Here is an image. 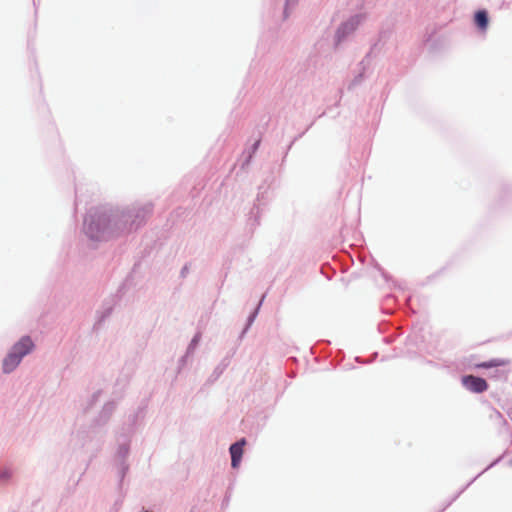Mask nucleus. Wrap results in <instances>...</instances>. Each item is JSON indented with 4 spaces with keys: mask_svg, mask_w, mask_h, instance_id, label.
<instances>
[{
    "mask_svg": "<svg viewBox=\"0 0 512 512\" xmlns=\"http://www.w3.org/2000/svg\"><path fill=\"white\" fill-rule=\"evenodd\" d=\"M86 232L90 238L106 240L110 237V222L105 219L86 224Z\"/></svg>",
    "mask_w": 512,
    "mask_h": 512,
    "instance_id": "nucleus-1",
    "label": "nucleus"
},
{
    "mask_svg": "<svg viewBox=\"0 0 512 512\" xmlns=\"http://www.w3.org/2000/svg\"><path fill=\"white\" fill-rule=\"evenodd\" d=\"M461 383L468 391L473 393H483L488 389V383L485 379L473 375L463 376Z\"/></svg>",
    "mask_w": 512,
    "mask_h": 512,
    "instance_id": "nucleus-2",
    "label": "nucleus"
},
{
    "mask_svg": "<svg viewBox=\"0 0 512 512\" xmlns=\"http://www.w3.org/2000/svg\"><path fill=\"white\" fill-rule=\"evenodd\" d=\"M34 347V344L30 337L25 336L22 337L13 347L12 351L17 353L19 356L24 357L27 355Z\"/></svg>",
    "mask_w": 512,
    "mask_h": 512,
    "instance_id": "nucleus-3",
    "label": "nucleus"
},
{
    "mask_svg": "<svg viewBox=\"0 0 512 512\" xmlns=\"http://www.w3.org/2000/svg\"><path fill=\"white\" fill-rule=\"evenodd\" d=\"M245 444V440L242 439L231 445L230 454H231V465L233 468H237L240 464L243 455V446Z\"/></svg>",
    "mask_w": 512,
    "mask_h": 512,
    "instance_id": "nucleus-4",
    "label": "nucleus"
},
{
    "mask_svg": "<svg viewBox=\"0 0 512 512\" xmlns=\"http://www.w3.org/2000/svg\"><path fill=\"white\" fill-rule=\"evenodd\" d=\"M23 357L19 356L17 353L11 352L7 355V357L3 361V370L5 373H10L13 371L21 362Z\"/></svg>",
    "mask_w": 512,
    "mask_h": 512,
    "instance_id": "nucleus-5",
    "label": "nucleus"
},
{
    "mask_svg": "<svg viewBox=\"0 0 512 512\" xmlns=\"http://www.w3.org/2000/svg\"><path fill=\"white\" fill-rule=\"evenodd\" d=\"M507 364H508L507 360L497 358V359H492L489 361L478 363L475 365V367L488 369V368H493V367L505 366Z\"/></svg>",
    "mask_w": 512,
    "mask_h": 512,
    "instance_id": "nucleus-6",
    "label": "nucleus"
},
{
    "mask_svg": "<svg viewBox=\"0 0 512 512\" xmlns=\"http://www.w3.org/2000/svg\"><path fill=\"white\" fill-rule=\"evenodd\" d=\"M475 24L481 29L486 30L488 26V15L486 11L480 10L475 14Z\"/></svg>",
    "mask_w": 512,
    "mask_h": 512,
    "instance_id": "nucleus-7",
    "label": "nucleus"
},
{
    "mask_svg": "<svg viewBox=\"0 0 512 512\" xmlns=\"http://www.w3.org/2000/svg\"><path fill=\"white\" fill-rule=\"evenodd\" d=\"M348 26H349V24H344V25H343V27H342V29L344 30V29H346Z\"/></svg>",
    "mask_w": 512,
    "mask_h": 512,
    "instance_id": "nucleus-8",
    "label": "nucleus"
},
{
    "mask_svg": "<svg viewBox=\"0 0 512 512\" xmlns=\"http://www.w3.org/2000/svg\"><path fill=\"white\" fill-rule=\"evenodd\" d=\"M510 464H511V466H512V460H511Z\"/></svg>",
    "mask_w": 512,
    "mask_h": 512,
    "instance_id": "nucleus-9",
    "label": "nucleus"
}]
</instances>
